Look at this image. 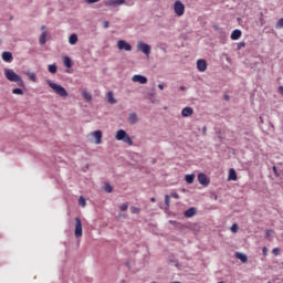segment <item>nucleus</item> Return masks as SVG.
I'll return each instance as SVG.
<instances>
[{
	"instance_id": "1",
	"label": "nucleus",
	"mask_w": 283,
	"mask_h": 283,
	"mask_svg": "<svg viewBox=\"0 0 283 283\" xmlns=\"http://www.w3.org/2000/svg\"><path fill=\"white\" fill-rule=\"evenodd\" d=\"M46 83H48L49 87H51V90L54 92V94H56L61 98H67V96H69L67 90H65V87L61 86V84H56L52 80H48Z\"/></svg>"
},
{
	"instance_id": "2",
	"label": "nucleus",
	"mask_w": 283,
	"mask_h": 283,
	"mask_svg": "<svg viewBox=\"0 0 283 283\" xmlns=\"http://www.w3.org/2000/svg\"><path fill=\"white\" fill-rule=\"evenodd\" d=\"M4 76L8 78V81H11V83H17L19 87H23L25 83L23 82V78L19 76L14 71L11 69H6L4 70Z\"/></svg>"
},
{
	"instance_id": "3",
	"label": "nucleus",
	"mask_w": 283,
	"mask_h": 283,
	"mask_svg": "<svg viewBox=\"0 0 283 283\" xmlns=\"http://www.w3.org/2000/svg\"><path fill=\"white\" fill-rule=\"evenodd\" d=\"M137 50L138 52H143V54H145L146 56H149V54H151V46L145 42H138Z\"/></svg>"
},
{
	"instance_id": "4",
	"label": "nucleus",
	"mask_w": 283,
	"mask_h": 283,
	"mask_svg": "<svg viewBox=\"0 0 283 283\" xmlns=\"http://www.w3.org/2000/svg\"><path fill=\"white\" fill-rule=\"evenodd\" d=\"M75 238H83V222L81 218H75Z\"/></svg>"
},
{
	"instance_id": "5",
	"label": "nucleus",
	"mask_w": 283,
	"mask_h": 283,
	"mask_svg": "<svg viewBox=\"0 0 283 283\" xmlns=\"http://www.w3.org/2000/svg\"><path fill=\"white\" fill-rule=\"evenodd\" d=\"M118 50H125V52H132V44L127 43L125 40H119L117 42Z\"/></svg>"
},
{
	"instance_id": "6",
	"label": "nucleus",
	"mask_w": 283,
	"mask_h": 283,
	"mask_svg": "<svg viewBox=\"0 0 283 283\" xmlns=\"http://www.w3.org/2000/svg\"><path fill=\"white\" fill-rule=\"evenodd\" d=\"M125 3V0H107L104 2V6L106 8H116L117 6H123Z\"/></svg>"
},
{
	"instance_id": "7",
	"label": "nucleus",
	"mask_w": 283,
	"mask_h": 283,
	"mask_svg": "<svg viewBox=\"0 0 283 283\" xmlns=\"http://www.w3.org/2000/svg\"><path fill=\"white\" fill-rule=\"evenodd\" d=\"M198 181L202 185V187H209V185L211 184V180L208 179L203 172H200L198 175Z\"/></svg>"
},
{
	"instance_id": "8",
	"label": "nucleus",
	"mask_w": 283,
	"mask_h": 283,
	"mask_svg": "<svg viewBox=\"0 0 283 283\" xmlns=\"http://www.w3.org/2000/svg\"><path fill=\"white\" fill-rule=\"evenodd\" d=\"M132 81L133 83H140V85H146L147 77L145 75H134Z\"/></svg>"
},
{
	"instance_id": "9",
	"label": "nucleus",
	"mask_w": 283,
	"mask_h": 283,
	"mask_svg": "<svg viewBox=\"0 0 283 283\" xmlns=\"http://www.w3.org/2000/svg\"><path fill=\"white\" fill-rule=\"evenodd\" d=\"M197 70L199 72H207V60H198L197 61Z\"/></svg>"
},
{
	"instance_id": "10",
	"label": "nucleus",
	"mask_w": 283,
	"mask_h": 283,
	"mask_svg": "<svg viewBox=\"0 0 283 283\" xmlns=\"http://www.w3.org/2000/svg\"><path fill=\"white\" fill-rule=\"evenodd\" d=\"M181 116H184V118H189V116H193V108L191 106H186L181 111Z\"/></svg>"
},
{
	"instance_id": "11",
	"label": "nucleus",
	"mask_w": 283,
	"mask_h": 283,
	"mask_svg": "<svg viewBox=\"0 0 283 283\" xmlns=\"http://www.w3.org/2000/svg\"><path fill=\"white\" fill-rule=\"evenodd\" d=\"M198 213V209L191 207L184 212L185 218H193Z\"/></svg>"
},
{
	"instance_id": "12",
	"label": "nucleus",
	"mask_w": 283,
	"mask_h": 283,
	"mask_svg": "<svg viewBox=\"0 0 283 283\" xmlns=\"http://www.w3.org/2000/svg\"><path fill=\"white\" fill-rule=\"evenodd\" d=\"M242 36V31L240 29H235L232 31L230 38L232 41H238Z\"/></svg>"
},
{
	"instance_id": "13",
	"label": "nucleus",
	"mask_w": 283,
	"mask_h": 283,
	"mask_svg": "<svg viewBox=\"0 0 283 283\" xmlns=\"http://www.w3.org/2000/svg\"><path fill=\"white\" fill-rule=\"evenodd\" d=\"M126 137H127V132H125L124 129L117 130L115 135L116 140H125Z\"/></svg>"
},
{
	"instance_id": "14",
	"label": "nucleus",
	"mask_w": 283,
	"mask_h": 283,
	"mask_svg": "<svg viewBox=\"0 0 283 283\" xmlns=\"http://www.w3.org/2000/svg\"><path fill=\"white\" fill-rule=\"evenodd\" d=\"M235 259L243 262V264H245V262H249V256H247V254H244L242 252H237L235 253Z\"/></svg>"
},
{
	"instance_id": "15",
	"label": "nucleus",
	"mask_w": 283,
	"mask_h": 283,
	"mask_svg": "<svg viewBox=\"0 0 283 283\" xmlns=\"http://www.w3.org/2000/svg\"><path fill=\"white\" fill-rule=\"evenodd\" d=\"M93 136H94V138H95V143H96V145H101V140H102V138H103V132H101V130H95V132H93Z\"/></svg>"
},
{
	"instance_id": "16",
	"label": "nucleus",
	"mask_w": 283,
	"mask_h": 283,
	"mask_svg": "<svg viewBox=\"0 0 283 283\" xmlns=\"http://www.w3.org/2000/svg\"><path fill=\"white\" fill-rule=\"evenodd\" d=\"M106 98H107L109 105H116V98L114 97V92L109 91L106 94Z\"/></svg>"
},
{
	"instance_id": "17",
	"label": "nucleus",
	"mask_w": 283,
	"mask_h": 283,
	"mask_svg": "<svg viewBox=\"0 0 283 283\" xmlns=\"http://www.w3.org/2000/svg\"><path fill=\"white\" fill-rule=\"evenodd\" d=\"M128 123H130V125H136V123H138V116L136 115V113H132L128 116Z\"/></svg>"
},
{
	"instance_id": "18",
	"label": "nucleus",
	"mask_w": 283,
	"mask_h": 283,
	"mask_svg": "<svg viewBox=\"0 0 283 283\" xmlns=\"http://www.w3.org/2000/svg\"><path fill=\"white\" fill-rule=\"evenodd\" d=\"M69 43H70V45H76V43H78V35H76V33H73L69 38Z\"/></svg>"
},
{
	"instance_id": "19",
	"label": "nucleus",
	"mask_w": 283,
	"mask_h": 283,
	"mask_svg": "<svg viewBox=\"0 0 283 283\" xmlns=\"http://www.w3.org/2000/svg\"><path fill=\"white\" fill-rule=\"evenodd\" d=\"M46 39H48V32L44 31V32H42V34L40 35V39H39L40 45H45Z\"/></svg>"
},
{
	"instance_id": "20",
	"label": "nucleus",
	"mask_w": 283,
	"mask_h": 283,
	"mask_svg": "<svg viewBox=\"0 0 283 283\" xmlns=\"http://www.w3.org/2000/svg\"><path fill=\"white\" fill-rule=\"evenodd\" d=\"M185 180L188 185H193V180H196V175L193 174L186 175Z\"/></svg>"
},
{
	"instance_id": "21",
	"label": "nucleus",
	"mask_w": 283,
	"mask_h": 283,
	"mask_svg": "<svg viewBox=\"0 0 283 283\" xmlns=\"http://www.w3.org/2000/svg\"><path fill=\"white\" fill-rule=\"evenodd\" d=\"M229 180H238V174L235 172V169H230L229 170V177H228Z\"/></svg>"
},
{
	"instance_id": "22",
	"label": "nucleus",
	"mask_w": 283,
	"mask_h": 283,
	"mask_svg": "<svg viewBox=\"0 0 283 283\" xmlns=\"http://www.w3.org/2000/svg\"><path fill=\"white\" fill-rule=\"evenodd\" d=\"M2 59H3L7 63H10V61H12V53H11V52H3V53H2Z\"/></svg>"
},
{
	"instance_id": "23",
	"label": "nucleus",
	"mask_w": 283,
	"mask_h": 283,
	"mask_svg": "<svg viewBox=\"0 0 283 283\" xmlns=\"http://www.w3.org/2000/svg\"><path fill=\"white\" fill-rule=\"evenodd\" d=\"M82 96L86 103H90L92 101V94H90L87 91L82 92Z\"/></svg>"
},
{
	"instance_id": "24",
	"label": "nucleus",
	"mask_w": 283,
	"mask_h": 283,
	"mask_svg": "<svg viewBox=\"0 0 283 283\" xmlns=\"http://www.w3.org/2000/svg\"><path fill=\"white\" fill-rule=\"evenodd\" d=\"M185 14V4L178 1V17H182Z\"/></svg>"
},
{
	"instance_id": "25",
	"label": "nucleus",
	"mask_w": 283,
	"mask_h": 283,
	"mask_svg": "<svg viewBox=\"0 0 283 283\" xmlns=\"http://www.w3.org/2000/svg\"><path fill=\"white\" fill-rule=\"evenodd\" d=\"M63 63L65 65V67H72V59H70V56H64L63 57Z\"/></svg>"
},
{
	"instance_id": "26",
	"label": "nucleus",
	"mask_w": 283,
	"mask_h": 283,
	"mask_svg": "<svg viewBox=\"0 0 283 283\" xmlns=\"http://www.w3.org/2000/svg\"><path fill=\"white\" fill-rule=\"evenodd\" d=\"M123 143H126V145H134V140H132V137H129V135H126V137L124 139H122Z\"/></svg>"
},
{
	"instance_id": "27",
	"label": "nucleus",
	"mask_w": 283,
	"mask_h": 283,
	"mask_svg": "<svg viewBox=\"0 0 283 283\" xmlns=\"http://www.w3.org/2000/svg\"><path fill=\"white\" fill-rule=\"evenodd\" d=\"M56 70H57L56 64H50L49 65V72L51 74H56Z\"/></svg>"
},
{
	"instance_id": "28",
	"label": "nucleus",
	"mask_w": 283,
	"mask_h": 283,
	"mask_svg": "<svg viewBox=\"0 0 283 283\" xmlns=\"http://www.w3.org/2000/svg\"><path fill=\"white\" fill-rule=\"evenodd\" d=\"M238 229H240V227L238 226V223H233L232 227L230 228V231L232 233H238Z\"/></svg>"
},
{
	"instance_id": "29",
	"label": "nucleus",
	"mask_w": 283,
	"mask_h": 283,
	"mask_svg": "<svg viewBox=\"0 0 283 283\" xmlns=\"http://www.w3.org/2000/svg\"><path fill=\"white\" fill-rule=\"evenodd\" d=\"M12 94H18L19 96H23V90L21 88H13Z\"/></svg>"
},
{
	"instance_id": "30",
	"label": "nucleus",
	"mask_w": 283,
	"mask_h": 283,
	"mask_svg": "<svg viewBox=\"0 0 283 283\" xmlns=\"http://www.w3.org/2000/svg\"><path fill=\"white\" fill-rule=\"evenodd\" d=\"M28 76H29L30 81H32L33 83H36V74L28 73Z\"/></svg>"
},
{
	"instance_id": "31",
	"label": "nucleus",
	"mask_w": 283,
	"mask_h": 283,
	"mask_svg": "<svg viewBox=\"0 0 283 283\" xmlns=\"http://www.w3.org/2000/svg\"><path fill=\"white\" fill-rule=\"evenodd\" d=\"M119 209H120V211H127V209H129V203H122L120 206H119Z\"/></svg>"
},
{
	"instance_id": "32",
	"label": "nucleus",
	"mask_w": 283,
	"mask_h": 283,
	"mask_svg": "<svg viewBox=\"0 0 283 283\" xmlns=\"http://www.w3.org/2000/svg\"><path fill=\"white\" fill-rule=\"evenodd\" d=\"M105 191H106V193H112V191H114V188H112V186L109 184H106Z\"/></svg>"
},
{
	"instance_id": "33",
	"label": "nucleus",
	"mask_w": 283,
	"mask_h": 283,
	"mask_svg": "<svg viewBox=\"0 0 283 283\" xmlns=\"http://www.w3.org/2000/svg\"><path fill=\"white\" fill-rule=\"evenodd\" d=\"M78 205H80V207H85L87 205V202L85 201V198L80 197Z\"/></svg>"
},
{
	"instance_id": "34",
	"label": "nucleus",
	"mask_w": 283,
	"mask_h": 283,
	"mask_svg": "<svg viewBox=\"0 0 283 283\" xmlns=\"http://www.w3.org/2000/svg\"><path fill=\"white\" fill-rule=\"evenodd\" d=\"M275 28H276L277 30L283 28V18H281V19L276 22Z\"/></svg>"
},
{
	"instance_id": "35",
	"label": "nucleus",
	"mask_w": 283,
	"mask_h": 283,
	"mask_svg": "<svg viewBox=\"0 0 283 283\" xmlns=\"http://www.w3.org/2000/svg\"><path fill=\"white\" fill-rule=\"evenodd\" d=\"M130 212H132V213H140V208L130 207Z\"/></svg>"
},
{
	"instance_id": "36",
	"label": "nucleus",
	"mask_w": 283,
	"mask_h": 283,
	"mask_svg": "<svg viewBox=\"0 0 283 283\" xmlns=\"http://www.w3.org/2000/svg\"><path fill=\"white\" fill-rule=\"evenodd\" d=\"M272 253H273V255H280L282 252H281L280 248H274L272 250Z\"/></svg>"
},
{
	"instance_id": "37",
	"label": "nucleus",
	"mask_w": 283,
	"mask_h": 283,
	"mask_svg": "<svg viewBox=\"0 0 283 283\" xmlns=\"http://www.w3.org/2000/svg\"><path fill=\"white\" fill-rule=\"evenodd\" d=\"M247 45V43L244 42H239L237 45V50H242V48H244Z\"/></svg>"
},
{
	"instance_id": "38",
	"label": "nucleus",
	"mask_w": 283,
	"mask_h": 283,
	"mask_svg": "<svg viewBox=\"0 0 283 283\" xmlns=\"http://www.w3.org/2000/svg\"><path fill=\"white\" fill-rule=\"evenodd\" d=\"M262 253H263L264 258H266L269 255V249L266 247H263Z\"/></svg>"
},
{
	"instance_id": "39",
	"label": "nucleus",
	"mask_w": 283,
	"mask_h": 283,
	"mask_svg": "<svg viewBox=\"0 0 283 283\" xmlns=\"http://www.w3.org/2000/svg\"><path fill=\"white\" fill-rule=\"evenodd\" d=\"M273 172L275 175L276 178H280V172L277 171V167L273 166Z\"/></svg>"
},
{
	"instance_id": "40",
	"label": "nucleus",
	"mask_w": 283,
	"mask_h": 283,
	"mask_svg": "<svg viewBox=\"0 0 283 283\" xmlns=\"http://www.w3.org/2000/svg\"><path fill=\"white\" fill-rule=\"evenodd\" d=\"M84 1H85V3L92 4V3H98V1H101V0H84Z\"/></svg>"
},
{
	"instance_id": "41",
	"label": "nucleus",
	"mask_w": 283,
	"mask_h": 283,
	"mask_svg": "<svg viewBox=\"0 0 283 283\" xmlns=\"http://www.w3.org/2000/svg\"><path fill=\"white\" fill-rule=\"evenodd\" d=\"M174 10H175V13L178 14V1H175Z\"/></svg>"
},
{
	"instance_id": "42",
	"label": "nucleus",
	"mask_w": 283,
	"mask_h": 283,
	"mask_svg": "<svg viewBox=\"0 0 283 283\" xmlns=\"http://www.w3.org/2000/svg\"><path fill=\"white\" fill-rule=\"evenodd\" d=\"M165 203L167 205V207H169V195L165 196Z\"/></svg>"
},
{
	"instance_id": "43",
	"label": "nucleus",
	"mask_w": 283,
	"mask_h": 283,
	"mask_svg": "<svg viewBox=\"0 0 283 283\" xmlns=\"http://www.w3.org/2000/svg\"><path fill=\"white\" fill-rule=\"evenodd\" d=\"M103 25H104L105 30H107V28H109V21H104Z\"/></svg>"
},
{
	"instance_id": "44",
	"label": "nucleus",
	"mask_w": 283,
	"mask_h": 283,
	"mask_svg": "<svg viewBox=\"0 0 283 283\" xmlns=\"http://www.w3.org/2000/svg\"><path fill=\"white\" fill-rule=\"evenodd\" d=\"M265 235L269 238L271 235V230H266Z\"/></svg>"
},
{
	"instance_id": "45",
	"label": "nucleus",
	"mask_w": 283,
	"mask_h": 283,
	"mask_svg": "<svg viewBox=\"0 0 283 283\" xmlns=\"http://www.w3.org/2000/svg\"><path fill=\"white\" fill-rule=\"evenodd\" d=\"M158 87H159L160 90H165V85H164V84H158Z\"/></svg>"
},
{
	"instance_id": "46",
	"label": "nucleus",
	"mask_w": 283,
	"mask_h": 283,
	"mask_svg": "<svg viewBox=\"0 0 283 283\" xmlns=\"http://www.w3.org/2000/svg\"><path fill=\"white\" fill-rule=\"evenodd\" d=\"M226 101H231V97L229 95H224Z\"/></svg>"
},
{
	"instance_id": "47",
	"label": "nucleus",
	"mask_w": 283,
	"mask_h": 283,
	"mask_svg": "<svg viewBox=\"0 0 283 283\" xmlns=\"http://www.w3.org/2000/svg\"><path fill=\"white\" fill-rule=\"evenodd\" d=\"M202 133H203V134H207V126H203V127H202Z\"/></svg>"
},
{
	"instance_id": "48",
	"label": "nucleus",
	"mask_w": 283,
	"mask_h": 283,
	"mask_svg": "<svg viewBox=\"0 0 283 283\" xmlns=\"http://www.w3.org/2000/svg\"><path fill=\"white\" fill-rule=\"evenodd\" d=\"M279 92L283 95V86L279 87Z\"/></svg>"
},
{
	"instance_id": "49",
	"label": "nucleus",
	"mask_w": 283,
	"mask_h": 283,
	"mask_svg": "<svg viewBox=\"0 0 283 283\" xmlns=\"http://www.w3.org/2000/svg\"><path fill=\"white\" fill-rule=\"evenodd\" d=\"M179 90H181V92H185L186 87L185 86H180Z\"/></svg>"
},
{
	"instance_id": "50",
	"label": "nucleus",
	"mask_w": 283,
	"mask_h": 283,
	"mask_svg": "<svg viewBox=\"0 0 283 283\" xmlns=\"http://www.w3.org/2000/svg\"><path fill=\"white\" fill-rule=\"evenodd\" d=\"M150 201H151V202H156V198H154V197L150 198Z\"/></svg>"
},
{
	"instance_id": "51",
	"label": "nucleus",
	"mask_w": 283,
	"mask_h": 283,
	"mask_svg": "<svg viewBox=\"0 0 283 283\" xmlns=\"http://www.w3.org/2000/svg\"><path fill=\"white\" fill-rule=\"evenodd\" d=\"M42 30H45V25H42Z\"/></svg>"
},
{
	"instance_id": "52",
	"label": "nucleus",
	"mask_w": 283,
	"mask_h": 283,
	"mask_svg": "<svg viewBox=\"0 0 283 283\" xmlns=\"http://www.w3.org/2000/svg\"><path fill=\"white\" fill-rule=\"evenodd\" d=\"M120 283H125V281H120Z\"/></svg>"
},
{
	"instance_id": "53",
	"label": "nucleus",
	"mask_w": 283,
	"mask_h": 283,
	"mask_svg": "<svg viewBox=\"0 0 283 283\" xmlns=\"http://www.w3.org/2000/svg\"><path fill=\"white\" fill-rule=\"evenodd\" d=\"M178 283H180V282H178Z\"/></svg>"
}]
</instances>
